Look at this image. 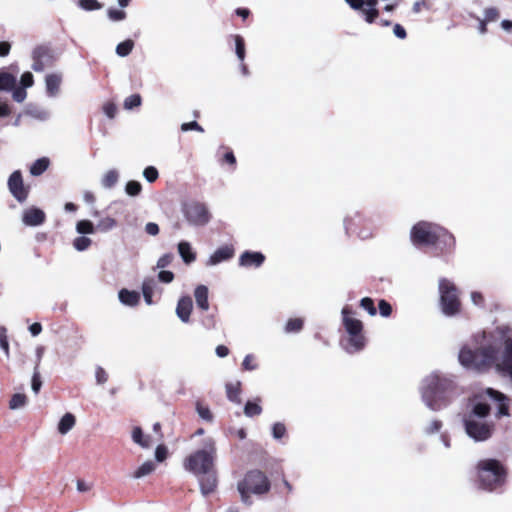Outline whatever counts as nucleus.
Here are the masks:
<instances>
[{"label": "nucleus", "mask_w": 512, "mask_h": 512, "mask_svg": "<svg viewBox=\"0 0 512 512\" xmlns=\"http://www.w3.org/2000/svg\"><path fill=\"white\" fill-rule=\"evenodd\" d=\"M493 405L496 419L510 415L509 398L493 388L474 394L468 400L462 421L466 434L476 442H484L494 433L495 424L487 419Z\"/></svg>", "instance_id": "obj_1"}, {"label": "nucleus", "mask_w": 512, "mask_h": 512, "mask_svg": "<svg viewBox=\"0 0 512 512\" xmlns=\"http://www.w3.org/2000/svg\"><path fill=\"white\" fill-rule=\"evenodd\" d=\"M456 389L457 385L453 376L432 372L421 382V399L429 410L440 411L452 402Z\"/></svg>", "instance_id": "obj_2"}, {"label": "nucleus", "mask_w": 512, "mask_h": 512, "mask_svg": "<svg viewBox=\"0 0 512 512\" xmlns=\"http://www.w3.org/2000/svg\"><path fill=\"white\" fill-rule=\"evenodd\" d=\"M411 241L414 245L439 244L444 247L454 245V237L446 229L425 221L419 222L412 227Z\"/></svg>", "instance_id": "obj_3"}, {"label": "nucleus", "mask_w": 512, "mask_h": 512, "mask_svg": "<svg viewBox=\"0 0 512 512\" xmlns=\"http://www.w3.org/2000/svg\"><path fill=\"white\" fill-rule=\"evenodd\" d=\"M215 453V441L208 438L204 442L203 449L196 451L185 459L184 468L195 475L207 474L213 467Z\"/></svg>", "instance_id": "obj_4"}, {"label": "nucleus", "mask_w": 512, "mask_h": 512, "mask_svg": "<svg viewBox=\"0 0 512 512\" xmlns=\"http://www.w3.org/2000/svg\"><path fill=\"white\" fill-rule=\"evenodd\" d=\"M343 325L349 334V345L347 352L355 353L362 350L365 346V338L362 334L363 324L360 320L352 317V311L349 307L342 309Z\"/></svg>", "instance_id": "obj_5"}, {"label": "nucleus", "mask_w": 512, "mask_h": 512, "mask_svg": "<svg viewBox=\"0 0 512 512\" xmlns=\"http://www.w3.org/2000/svg\"><path fill=\"white\" fill-rule=\"evenodd\" d=\"M181 212L185 221L192 227H204L212 218L208 206L197 200L183 202Z\"/></svg>", "instance_id": "obj_6"}, {"label": "nucleus", "mask_w": 512, "mask_h": 512, "mask_svg": "<svg viewBox=\"0 0 512 512\" xmlns=\"http://www.w3.org/2000/svg\"><path fill=\"white\" fill-rule=\"evenodd\" d=\"M440 307L444 315L455 316L460 311V301L456 286L448 279L439 280Z\"/></svg>", "instance_id": "obj_7"}, {"label": "nucleus", "mask_w": 512, "mask_h": 512, "mask_svg": "<svg viewBox=\"0 0 512 512\" xmlns=\"http://www.w3.org/2000/svg\"><path fill=\"white\" fill-rule=\"evenodd\" d=\"M271 489L270 482H238L237 490L246 505L253 503V496L260 498Z\"/></svg>", "instance_id": "obj_8"}, {"label": "nucleus", "mask_w": 512, "mask_h": 512, "mask_svg": "<svg viewBox=\"0 0 512 512\" xmlns=\"http://www.w3.org/2000/svg\"><path fill=\"white\" fill-rule=\"evenodd\" d=\"M477 470L481 476L486 473L487 477H494L495 480H501L508 476L506 467L496 459H484L479 461Z\"/></svg>", "instance_id": "obj_9"}, {"label": "nucleus", "mask_w": 512, "mask_h": 512, "mask_svg": "<svg viewBox=\"0 0 512 512\" xmlns=\"http://www.w3.org/2000/svg\"><path fill=\"white\" fill-rule=\"evenodd\" d=\"M8 188L13 197L24 202L28 196V190L23 185V179L20 171H14L8 179Z\"/></svg>", "instance_id": "obj_10"}, {"label": "nucleus", "mask_w": 512, "mask_h": 512, "mask_svg": "<svg viewBox=\"0 0 512 512\" xmlns=\"http://www.w3.org/2000/svg\"><path fill=\"white\" fill-rule=\"evenodd\" d=\"M62 80L61 73H50L45 76V88L49 97L54 98L59 95Z\"/></svg>", "instance_id": "obj_11"}, {"label": "nucleus", "mask_w": 512, "mask_h": 512, "mask_svg": "<svg viewBox=\"0 0 512 512\" xmlns=\"http://www.w3.org/2000/svg\"><path fill=\"white\" fill-rule=\"evenodd\" d=\"M234 255V249L231 246H223L215 250L208 258L207 266H216L221 262L231 259Z\"/></svg>", "instance_id": "obj_12"}, {"label": "nucleus", "mask_w": 512, "mask_h": 512, "mask_svg": "<svg viewBox=\"0 0 512 512\" xmlns=\"http://www.w3.org/2000/svg\"><path fill=\"white\" fill-rule=\"evenodd\" d=\"M265 261L261 252L245 251L239 257V265L243 267H260Z\"/></svg>", "instance_id": "obj_13"}, {"label": "nucleus", "mask_w": 512, "mask_h": 512, "mask_svg": "<svg viewBox=\"0 0 512 512\" xmlns=\"http://www.w3.org/2000/svg\"><path fill=\"white\" fill-rule=\"evenodd\" d=\"M23 223L26 226H39L45 221V213L39 208H30L24 211Z\"/></svg>", "instance_id": "obj_14"}, {"label": "nucleus", "mask_w": 512, "mask_h": 512, "mask_svg": "<svg viewBox=\"0 0 512 512\" xmlns=\"http://www.w3.org/2000/svg\"><path fill=\"white\" fill-rule=\"evenodd\" d=\"M192 308V299L189 296H183L178 300L176 315L182 322L187 323L189 322Z\"/></svg>", "instance_id": "obj_15"}, {"label": "nucleus", "mask_w": 512, "mask_h": 512, "mask_svg": "<svg viewBox=\"0 0 512 512\" xmlns=\"http://www.w3.org/2000/svg\"><path fill=\"white\" fill-rule=\"evenodd\" d=\"M178 253L185 264H191L196 260V253L188 241H180L177 245Z\"/></svg>", "instance_id": "obj_16"}, {"label": "nucleus", "mask_w": 512, "mask_h": 512, "mask_svg": "<svg viewBox=\"0 0 512 512\" xmlns=\"http://www.w3.org/2000/svg\"><path fill=\"white\" fill-rule=\"evenodd\" d=\"M118 298L123 305L134 307L140 301V294L136 291L121 289L118 293Z\"/></svg>", "instance_id": "obj_17"}, {"label": "nucleus", "mask_w": 512, "mask_h": 512, "mask_svg": "<svg viewBox=\"0 0 512 512\" xmlns=\"http://www.w3.org/2000/svg\"><path fill=\"white\" fill-rule=\"evenodd\" d=\"M194 297H195L197 306L201 310L207 311L209 309L208 288L205 285H198L195 288Z\"/></svg>", "instance_id": "obj_18"}, {"label": "nucleus", "mask_w": 512, "mask_h": 512, "mask_svg": "<svg viewBox=\"0 0 512 512\" xmlns=\"http://www.w3.org/2000/svg\"><path fill=\"white\" fill-rule=\"evenodd\" d=\"M76 418L72 413H65L60 419L57 429L61 435L67 434L75 426Z\"/></svg>", "instance_id": "obj_19"}, {"label": "nucleus", "mask_w": 512, "mask_h": 512, "mask_svg": "<svg viewBox=\"0 0 512 512\" xmlns=\"http://www.w3.org/2000/svg\"><path fill=\"white\" fill-rule=\"evenodd\" d=\"M26 115L37 119L39 121H46L50 117V113L48 110H46L43 107L37 106V105H28L25 111Z\"/></svg>", "instance_id": "obj_20"}, {"label": "nucleus", "mask_w": 512, "mask_h": 512, "mask_svg": "<svg viewBox=\"0 0 512 512\" xmlns=\"http://www.w3.org/2000/svg\"><path fill=\"white\" fill-rule=\"evenodd\" d=\"M225 388H226L227 398L231 402H234L236 404H240L241 403V398H240L241 382L240 381H236V382L227 383L225 385Z\"/></svg>", "instance_id": "obj_21"}, {"label": "nucleus", "mask_w": 512, "mask_h": 512, "mask_svg": "<svg viewBox=\"0 0 512 512\" xmlns=\"http://www.w3.org/2000/svg\"><path fill=\"white\" fill-rule=\"evenodd\" d=\"M377 3L378 0H364V4H366L367 8H363L362 13L368 23L374 22L379 15L378 10L376 9Z\"/></svg>", "instance_id": "obj_22"}, {"label": "nucleus", "mask_w": 512, "mask_h": 512, "mask_svg": "<svg viewBox=\"0 0 512 512\" xmlns=\"http://www.w3.org/2000/svg\"><path fill=\"white\" fill-rule=\"evenodd\" d=\"M504 482H476L475 489L479 492L501 493Z\"/></svg>", "instance_id": "obj_23"}, {"label": "nucleus", "mask_w": 512, "mask_h": 512, "mask_svg": "<svg viewBox=\"0 0 512 512\" xmlns=\"http://www.w3.org/2000/svg\"><path fill=\"white\" fill-rule=\"evenodd\" d=\"M16 85V77L12 74L0 71V91H11Z\"/></svg>", "instance_id": "obj_24"}, {"label": "nucleus", "mask_w": 512, "mask_h": 512, "mask_svg": "<svg viewBox=\"0 0 512 512\" xmlns=\"http://www.w3.org/2000/svg\"><path fill=\"white\" fill-rule=\"evenodd\" d=\"M119 179V173L115 169L108 170L101 179V184L104 188H112Z\"/></svg>", "instance_id": "obj_25"}, {"label": "nucleus", "mask_w": 512, "mask_h": 512, "mask_svg": "<svg viewBox=\"0 0 512 512\" xmlns=\"http://www.w3.org/2000/svg\"><path fill=\"white\" fill-rule=\"evenodd\" d=\"M132 440L142 448L150 447V437L145 436L140 427H135L132 431Z\"/></svg>", "instance_id": "obj_26"}, {"label": "nucleus", "mask_w": 512, "mask_h": 512, "mask_svg": "<svg viewBox=\"0 0 512 512\" xmlns=\"http://www.w3.org/2000/svg\"><path fill=\"white\" fill-rule=\"evenodd\" d=\"M49 166V160L47 158L37 159L30 167V173L33 176H39L44 173Z\"/></svg>", "instance_id": "obj_27"}, {"label": "nucleus", "mask_w": 512, "mask_h": 512, "mask_svg": "<svg viewBox=\"0 0 512 512\" xmlns=\"http://www.w3.org/2000/svg\"><path fill=\"white\" fill-rule=\"evenodd\" d=\"M235 42V53L240 62H244L246 56L245 41L240 35L232 36Z\"/></svg>", "instance_id": "obj_28"}, {"label": "nucleus", "mask_w": 512, "mask_h": 512, "mask_svg": "<svg viewBox=\"0 0 512 512\" xmlns=\"http://www.w3.org/2000/svg\"><path fill=\"white\" fill-rule=\"evenodd\" d=\"M303 328V320L301 318L289 319L285 326L284 332L287 334L300 332Z\"/></svg>", "instance_id": "obj_29"}, {"label": "nucleus", "mask_w": 512, "mask_h": 512, "mask_svg": "<svg viewBox=\"0 0 512 512\" xmlns=\"http://www.w3.org/2000/svg\"><path fill=\"white\" fill-rule=\"evenodd\" d=\"M134 48V41L127 39L116 46V54L120 57L128 56Z\"/></svg>", "instance_id": "obj_30"}, {"label": "nucleus", "mask_w": 512, "mask_h": 512, "mask_svg": "<svg viewBox=\"0 0 512 512\" xmlns=\"http://www.w3.org/2000/svg\"><path fill=\"white\" fill-rule=\"evenodd\" d=\"M76 231L79 234L85 235V234H93L95 231L94 225L89 220H80L76 224Z\"/></svg>", "instance_id": "obj_31"}, {"label": "nucleus", "mask_w": 512, "mask_h": 512, "mask_svg": "<svg viewBox=\"0 0 512 512\" xmlns=\"http://www.w3.org/2000/svg\"><path fill=\"white\" fill-rule=\"evenodd\" d=\"M141 191H142V185L138 181L131 180V181H128L125 185L126 194L131 197L138 196L141 193Z\"/></svg>", "instance_id": "obj_32"}, {"label": "nucleus", "mask_w": 512, "mask_h": 512, "mask_svg": "<svg viewBox=\"0 0 512 512\" xmlns=\"http://www.w3.org/2000/svg\"><path fill=\"white\" fill-rule=\"evenodd\" d=\"M27 398L24 394L16 393L9 402V408L12 410L20 409L26 405Z\"/></svg>", "instance_id": "obj_33"}, {"label": "nucleus", "mask_w": 512, "mask_h": 512, "mask_svg": "<svg viewBox=\"0 0 512 512\" xmlns=\"http://www.w3.org/2000/svg\"><path fill=\"white\" fill-rule=\"evenodd\" d=\"M155 469V465L152 461L143 463L134 473L135 478H142L148 476Z\"/></svg>", "instance_id": "obj_34"}, {"label": "nucleus", "mask_w": 512, "mask_h": 512, "mask_svg": "<svg viewBox=\"0 0 512 512\" xmlns=\"http://www.w3.org/2000/svg\"><path fill=\"white\" fill-rule=\"evenodd\" d=\"M78 6L85 11H95L102 8L98 0H78Z\"/></svg>", "instance_id": "obj_35"}, {"label": "nucleus", "mask_w": 512, "mask_h": 512, "mask_svg": "<svg viewBox=\"0 0 512 512\" xmlns=\"http://www.w3.org/2000/svg\"><path fill=\"white\" fill-rule=\"evenodd\" d=\"M261 412H262V408H261V406L258 403L252 402V401H248L245 404L244 414L247 417H253V416H256V415H260Z\"/></svg>", "instance_id": "obj_36"}, {"label": "nucleus", "mask_w": 512, "mask_h": 512, "mask_svg": "<svg viewBox=\"0 0 512 512\" xmlns=\"http://www.w3.org/2000/svg\"><path fill=\"white\" fill-rule=\"evenodd\" d=\"M92 241L90 238L86 237V236H79L77 238L74 239L73 241V247L77 250V251H85L86 249L89 248V246L91 245Z\"/></svg>", "instance_id": "obj_37"}, {"label": "nucleus", "mask_w": 512, "mask_h": 512, "mask_svg": "<svg viewBox=\"0 0 512 512\" xmlns=\"http://www.w3.org/2000/svg\"><path fill=\"white\" fill-rule=\"evenodd\" d=\"M107 16L112 22H121L126 19V12L115 8H109L107 10Z\"/></svg>", "instance_id": "obj_38"}, {"label": "nucleus", "mask_w": 512, "mask_h": 512, "mask_svg": "<svg viewBox=\"0 0 512 512\" xmlns=\"http://www.w3.org/2000/svg\"><path fill=\"white\" fill-rule=\"evenodd\" d=\"M0 348L5 353L7 358L10 357L9 342L7 338V330L5 327L0 326Z\"/></svg>", "instance_id": "obj_39"}, {"label": "nucleus", "mask_w": 512, "mask_h": 512, "mask_svg": "<svg viewBox=\"0 0 512 512\" xmlns=\"http://www.w3.org/2000/svg\"><path fill=\"white\" fill-rule=\"evenodd\" d=\"M442 428V422L438 419H433L424 427V433L427 435H433L440 431Z\"/></svg>", "instance_id": "obj_40"}, {"label": "nucleus", "mask_w": 512, "mask_h": 512, "mask_svg": "<svg viewBox=\"0 0 512 512\" xmlns=\"http://www.w3.org/2000/svg\"><path fill=\"white\" fill-rule=\"evenodd\" d=\"M115 226H116V221H115V219H113L111 217L102 218L97 224V228L103 232L112 230Z\"/></svg>", "instance_id": "obj_41"}, {"label": "nucleus", "mask_w": 512, "mask_h": 512, "mask_svg": "<svg viewBox=\"0 0 512 512\" xmlns=\"http://www.w3.org/2000/svg\"><path fill=\"white\" fill-rule=\"evenodd\" d=\"M196 411L200 418L205 421L211 422L213 420V415L210 409L207 406L202 405L200 402L196 404Z\"/></svg>", "instance_id": "obj_42"}, {"label": "nucleus", "mask_w": 512, "mask_h": 512, "mask_svg": "<svg viewBox=\"0 0 512 512\" xmlns=\"http://www.w3.org/2000/svg\"><path fill=\"white\" fill-rule=\"evenodd\" d=\"M141 105V96L139 94H133L127 97L124 101V108L131 110Z\"/></svg>", "instance_id": "obj_43"}, {"label": "nucleus", "mask_w": 512, "mask_h": 512, "mask_svg": "<svg viewBox=\"0 0 512 512\" xmlns=\"http://www.w3.org/2000/svg\"><path fill=\"white\" fill-rule=\"evenodd\" d=\"M360 306L364 310H366L370 316H375L376 313H377L376 308L374 306V302L369 297L362 298L361 301H360Z\"/></svg>", "instance_id": "obj_44"}, {"label": "nucleus", "mask_w": 512, "mask_h": 512, "mask_svg": "<svg viewBox=\"0 0 512 512\" xmlns=\"http://www.w3.org/2000/svg\"><path fill=\"white\" fill-rule=\"evenodd\" d=\"M159 173L154 166H148L143 170V177L149 182L153 183L158 179Z\"/></svg>", "instance_id": "obj_45"}, {"label": "nucleus", "mask_w": 512, "mask_h": 512, "mask_svg": "<svg viewBox=\"0 0 512 512\" xmlns=\"http://www.w3.org/2000/svg\"><path fill=\"white\" fill-rule=\"evenodd\" d=\"M41 53H42V48H36L33 51L34 63L32 65V69L36 72H41L44 70V64L40 61Z\"/></svg>", "instance_id": "obj_46"}, {"label": "nucleus", "mask_w": 512, "mask_h": 512, "mask_svg": "<svg viewBox=\"0 0 512 512\" xmlns=\"http://www.w3.org/2000/svg\"><path fill=\"white\" fill-rule=\"evenodd\" d=\"M217 482H199L201 494L205 497L209 496L216 490Z\"/></svg>", "instance_id": "obj_47"}, {"label": "nucleus", "mask_w": 512, "mask_h": 512, "mask_svg": "<svg viewBox=\"0 0 512 512\" xmlns=\"http://www.w3.org/2000/svg\"><path fill=\"white\" fill-rule=\"evenodd\" d=\"M286 434V427L283 423L277 422L272 426V436L274 439H281Z\"/></svg>", "instance_id": "obj_48"}, {"label": "nucleus", "mask_w": 512, "mask_h": 512, "mask_svg": "<svg viewBox=\"0 0 512 512\" xmlns=\"http://www.w3.org/2000/svg\"><path fill=\"white\" fill-rule=\"evenodd\" d=\"M41 386H42V381L40 379V374L37 369V366H35L34 373L32 376V381H31V388L35 394H38V392L41 389Z\"/></svg>", "instance_id": "obj_49"}, {"label": "nucleus", "mask_w": 512, "mask_h": 512, "mask_svg": "<svg viewBox=\"0 0 512 512\" xmlns=\"http://www.w3.org/2000/svg\"><path fill=\"white\" fill-rule=\"evenodd\" d=\"M470 299H471V302L473 303V305H475L479 308L485 307V298L482 293H480L478 291H472L470 293Z\"/></svg>", "instance_id": "obj_50"}, {"label": "nucleus", "mask_w": 512, "mask_h": 512, "mask_svg": "<svg viewBox=\"0 0 512 512\" xmlns=\"http://www.w3.org/2000/svg\"><path fill=\"white\" fill-rule=\"evenodd\" d=\"M157 288V283L154 278H145L142 283V292H149V294H154Z\"/></svg>", "instance_id": "obj_51"}, {"label": "nucleus", "mask_w": 512, "mask_h": 512, "mask_svg": "<svg viewBox=\"0 0 512 512\" xmlns=\"http://www.w3.org/2000/svg\"><path fill=\"white\" fill-rule=\"evenodd\" d=\"M173 259H174V256L171 253H166V254L162 255L156 263V268L164 269L165 267L169 266L172 263Z\"/></svg>", "instance_id": "obj_52"}, {"label": "nucleus", "mask_w": 512, "mask_h": 512, "mask_svg": "<svg viewBox=\"0 0 512 512\" xmlns=\"http://www.w3.org/2000/svg\"><path fill=\"white\" fill-rule=\"evenodd\" d=\"M20 84H21V87L24 89L32 87L34 84L33 74L31 72L23 73L20 78Z\"/></svg>", "instance_id": "obj_53"}, {"label": "nucleus", "mask_w": 512, "mask_h": 512, "mask_svg": "<svg viewBox=\"0 0 512 512\" xmlns=\"http://www.w3.org/2000/svg\"><path fill=\"white\" fill-rule=\"evenodd\" d=\"M378 307L379 313L382 317H389L391 315L392 307L386 300H380Z\"/></svg>", "instance_id": "obj_54"}, {"label": "nucleus", "mask_w": 512, "mask_h": 512, "mask_svg": "<svg viewBox=\"0 0 512 512\" xmlns=\"http://www.w3.org/2000/svg\"><path fill=\"white\" fill-rule=\"evenodd\" d=\"M12 91V97L14 99V101L18 102V103H22L26 97H27V92L24 88L20 87V88H15Z\"/></svg>", "instance_id": "obj_55"}, {"label": "nucleus", "mask_w": 512, "mask_h": 512, "mask_svg": "<svg viewBox=\"0 0 512 512\" xmlns=\"http://www.w3.org/2000/svg\"><path fill=\"white\" fill-rule=\"evenodd\" d=\"M158 280L162 283H171L174 280V273L168 270H161L158 273Z\"/></svg>", "instance_id": "obj_56"}, {"label": "nucleus", "mask_w": 512, "mask_h": 512, "mask_svg": "<svg viewBox=\"0 0 512 512\" xmlns=\"http://www.w3.org/2000/svg\"><path fill=\"white\" fill-rule=\"evenodd\" d=\"M499 17V12L496 8L490 7L484 11V20L486 22L495 21Z\"/></svg>", "instance_id": "obj_57"}, {"label": "nucleus", "mask_w": 512, "mask_h": 512, "mask_svg": "<svg viewBox=\"0 0 512 512\" xmlns=\"http://www.w3.org/2000/svg\"><path fill=\"white\" fill-rule=\"evenodd\" d=\"M96 382L100 385L104 384L108 380V374L102 367H97L95 371Z\"/></svg>", "instance_id": "obj_58"}, {"label": "nucleus", "mask_w": 512, "mask_h": 512, "mask_svg": "<svg viewBox=\"0 0 512 512\" xmlns=\"http://www.w3.org/2000/svg\"><path fill=\"white\" fill-rule=\"evenodd\" d=\"M181 130L186 132V131H190V130H195V131H198V132H204V129L196 122V121H191V122H188V123H183L181 125Z\"/></svg>", "instance_id": "obj_59"}, {"label": "nucleus", "mask_w": 512, "mask_h": 512, "mask_svg": "<svg viewBox=\"0 0 512 512\" xmlns=\"http://www.w3.org/2000/svg\"><path fill=\"white\" fill-rule=\"evenodd\" d=\"M103 111L108 118L112 119L115 117L117 107L115 106V104L108 102L104 104Z\"/></svg>", "instance_id": "obj_60"}, {"label": "nucleus", "mask_w": 512, "mask_h": 512, "mask_svg": "<svg viewBox=\"0 0 512 512\" xmlns=\"http://www.w3.org/2000/svg\"><path fill=\"white\" fill-rule=\"evenodd\" d=\"M167 448L164 445H158L155 450V458L157 461L162 462L167 457Z\"/></svg>", "instance_id": "obj_61"}, {"label": "nucleus", "mask_w": 512, "mask_h": 512, "mask_svg": "<svg viewBox=\"0 0 512 512\" xmlns=\"http://www.w3.org/2000/svg\"><path fill=\"white\" fill-rule=\"evenodd\" d=\"M253 359H254V357L251 354H248L245 356L243 363H242V366L245 370L252 371L257 368V365L252 363Z\"/></svg>", "instance_id": "obj_62"}, {"label": "nucleus", "mask_w": 512, "mask_h": 512, "mask_svg": "<svg viewBox=\"0 0 512 512\" xmlns=\"http://www.w3.org/2000/svg\"><path fill=\"white\" fill-rule=\"evenodd\" d=\"M145 231L149 235L156 236L159 233V226L154 222H149L145 225Z\"/></svg>", "instance_id": "obj_63"}, {"label": "nucleus", "mask_w": 512, "mask_h": 512, "mask_svg": "<svg viewBox=\"0 0 512 512\" xmlns=\"http://www.w3.org/2000/svg\"><path fill=\"white\" fill-rule=\"evenodd\" d=\"M393 33L399 39H404L406 37V31L400 24L394 25Z\"/></svg>", "instance_id": "obj_64"}]
</instances>
